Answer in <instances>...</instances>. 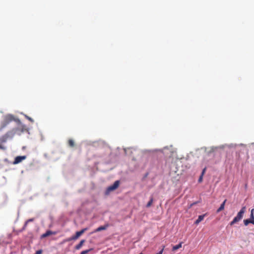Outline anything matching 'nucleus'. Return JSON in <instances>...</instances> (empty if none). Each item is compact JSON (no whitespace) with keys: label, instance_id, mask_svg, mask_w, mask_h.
I'll use <instances>...</instances> for the list:
<instances>
[{"label":"nucleus","instance_id":"f257e3e1","mask_svg":"<svg viewBox=\"0 0 254 254\" xmlns=\"http://www.w3.org/2000/svg\"><path fill=\"white\" fill-rule=\"evenodd\" d=\"M246 210V206H243L240 211L238 213L237 216L234 217L233 220L230 222V225L231 226L234 225L235 223H236L240 221L243 218L244 214L245 213Z\"/></svg>","mask_w":254,"mask_h":254},{"label":"nucleus","instance_id":"f03ea898","mask_svg":"<svg viewBox=\"0 0 254 254\" xmlns=\"http://www.w3.org/2000/svg\"><path fill=\"white\" fill-rule=\"evenodd\" d=\"M119 185H120L119 181L118 180V181H115L112 185L109 186L107 188V191H108V192H109L110 191L115 190L119 187Z\"/></svg>","mask_w":254,"mask_h":254},{"label":"nucleus","instance_id":"7ed1b4c3","mask_svg":"<svg viewBox=\"0 0 254 254\" xmlns=\"http://www.w3.org/2000/svg\"><path fill=\"white\" fill-rule=\"evenodd\" d=\"M88 230L87 228H84L80 231L76 232L75 235L71 238V240H75L77 239L82 234H83L85 231Z\"/></svg>","mask_w":254,"mask_h":254},{"label":"nucleus","instance_id":"20e7f679","mask_svg":"<svg viewBox=\"0 0 254 254\" xmlns=\"http://www.w3.org/2000/svg\"><path fill=\"white\" fill-rule=\"evenodd\" d=\"M26 156H18L15 158L14 161L13 162L14 164H17L21 162H22L23 160H25L26 159Z\"/></svg>","mask_w":254,"mask_h":254},{"label":"nucleus","instance_id":"39448f33","mask_svg":"<svg viewBox=\"0 0 254 254\" xmlns=\"http://www.w3.org/2000/svg\"><path fill=\"white\" fill-rule=\"evenodd\" d=\"M244 223L245 226H247L250 223H252L254 225V217L252 218L250 216V219H245L244 220Z\"/></svg>","mask_w":254,"mask_h":254},{"label":"nucleus","instance_id":"423d86ee","mask_svg":"<svg viewBox=\"0 0 254 254\" xmlns=\"http://www.w3.org/2000/svg\"><path fill=\"white\" fill-rule=\"evenodd\" d=\"M108 227V225H104V226H101L98 228H97L96 230H94V232H98L102 230H106L107 227Z\"/></svg>","mask_w":254,"mask_h":254},{"label":"nucleus","instance_id":"0eeeda50","mask_svg":"<svg viewBox=\"0 0 254 254\" xmlns=\"http://www.w3.org/2000/svg\"><path fill=\"white\" fill-rule=\"evenodd\" d=\"M85 240H82L80 242V243L75 246V249L79 250L81 248V247L83 246V245L85 243Z\"/></svg>","mask_w":254,"mask_h":254},{"label":"nucleus","instance_id":"6e6552de","mask_svg":"<svg viewBox=\"0 0 254 254\" xmlns=\"http://www.w3.org/2000/svg\"><path fill=\"white\" fill-rule=\"evenodd\" d=\"M226 201V199H225L223 203L221 204L219 208L217 210V212H219L223 210L224 209L225 204Z\"/></svg>","mask_w":254,"mask_h":254},{"label":"nucleus","instance_id":"1a4fd4ad","mask_svg":"<svg viewBox=\"0 0 254 254\" xmlns=\"http://www.w3.org/2000/svg\"><path fill=\"white\" fill-rule=\"evenodd\" d=\"M13 119H14V118H13V117L12 115H7L5 117V120L7 122H11L13 120Z\"/></svg>","mask_w":254,"mask_h":254},{"label":"nucleus","instance_id":"9d476101","mask_svg":"<svg viewBox=\"0 0 254 254\" xmlns=\"http://www.w3.org/2000/svg\"><path fill=\"white\" fill-rule=\"evenodd\" d=\"M182 242H181L179 244L173 246L172 250L173 251H175L177 250L178 249L181 248L182 247Z\"/></svg>","mask_w":254,"mask_h":254},{"label":"nucleus","instance_id":"9b49d317","mask_svg":"<svg viewBox=\"0 0 254 254\" xmlns=\"http://www.w3.org/2000/svg\"><path fill=\"white\" fill-rule=\"evenodd\" d=\"M68 144L69 146L73 147L75 146L74 141L73 139H70L68 141Z\"/></svg>","mask_w":254,"mask_h":254},{"label":"nucleus","instance_id":"f8f14e48","mask_svg":"<svg viewBox=\"0 0 254 254\" xmlns=\"http://www.w3.org/2000/svg\"><path fill=\"white\" fill-rule=\"evenodd\" d=\"M54 233L53 232H52L51 231H47L45 233H44V234H43L42 235V237H46L47 236H49L51 235H52Z\"/></svg>","mask_w":254,"mask_h":254},{"label":"nucleus","instance_id":"ddd939ff","mask_svg":"<svg viewBox=\"0 0 254 254\" xmlns=\"http://www.w3.org/2000/svg\"><path fill=\"white\" fill-rule=\"evenodd\" d=\"M153 198L152 197H151L150 198V200L149 201V202L147 203L146 204V207H149L151 206L152 203H153Z\"/></svg>","mask_w":254,"mask_h":254},{"label":"nucleus","instance_id":"4468645a","mask_svg":"<svg viewBox=\"0 0 254 254\" xmlns=\"http://www.w3.org/2000/svg\"><path fill=\"white\" fill-rule=\"evenodd\" d=\"M34 218H31V219H29L27 220L25 222V224H24V228H23L24 229V228L27 226V224H28V223L29 222H33V221H34Z\"/></svg>","mask_w":254,"mask_h":254},{"label":"nucleus","instance_id":"2eb2a0df","mask_svg":"<svg viewBox=\"0 0 254 254\" xmlns=\"http://www.w3.org/2000/svg\"><path fill=\"white\" fill-rule=\"evenodd\" d=\"M205 215V214L199 215L197 219L199 220L200 222H201L203 220Z\"/></svg>","mask_w":254,"mask_h":254},{"label":"nucleus","instance_id":"dca6fc26","mask_svg":"<svg viewBox=\"0 0 254 254\" xmlns=\"http://www.w3.org/2000/svg\"><path fill=\"white\" fill-rule=\"evenodd\" d=\"M91 250H92V249H91L87 250H85V251H83L81 252L80 254H86L89 252L91 251Z\"/></svg>","mask_w":254,"mask_h":254},{"label":"nucleus","instance_id":"f3484780","mask_svg":"<svg viewBox=\"0 0 254 254\" xmlns=\"http://www.w3.org/2000/svg\"><path fill=\"white\" fill-rule=\"evenodd\" d=\"M25 117L28 119L29 121H30L31 123H33L34 122V120L30 117H29V116H27V115H25Z\"/></svg>","mask_w":254,"mask_h":254},{"label":"nucleus","instance_id":"a211bd4d","mask_svg":"<svg viewBox=\"0 0 254 254\" xmlns=\"http://www.w3.org/2000/svg\"><path fill=\"white\" fill-rule=\"evenodd\" d=\"M254 209H252L251 211L250 216H251L252 218L254 217Z\"/></svg>","mask_w":254,"mask_h":254},{"label":"nucleus","instance_id":"6ab92c4d","mask_svg":"<svg viewBox=\"0 0 254 254\" xmlns=\"http://www.w3.org/2000/svg\"><path fill=\"white\" fill-rule=\"evenodd\" d=\"M43 251L42 250H39L36 251L35 254H42Z\"/></svg>","mask_w":254,"mask_h":254},{"label":"nucleus","instance_id":"aec40b11","mask_svg":"<svg viewBox=\"0 0 254 254\" xmlns=\"http://www.w3.org/2000/svg\"><path fill=\"white\" fill-rule=\"evenodd\" d=\"M164 248H165V246H163L162 250L159 253H157L156 254H162Z\"/></svg>","mask_w":254,"mask_h":254},{"label":"nucleus","instance_id":"412c9836","mask_svg":"<svg viewBox=\"0 0 254 254\" xmlns=\"http://www.w3.org/2000/svg\"><path fill=\"white\" fill-rule=\"evenodd\" d=\"M202 177H203V176H202V175H201V176H200V177H199V179H198V182H201L202 181Z\"/></svg>","mask_w":254,"mask_h":254},{"label":"nucleus","instance_id":"4be33fe9","mask_svg":"<svg viewBox=\"0 0 254 254\" xmlns=\"http://www.w3.org/2000/svg\"><path fill=\"white\" fill-rule=\"evenodd\" d=\"M200 222L199 221V220L197 219V220H196V221H195L194 223L195 224H198Z\"/></svg>","mask_w":254,"mask_h":254},{"label":"nucleus","instance_id":"5701e85b","mask_svg":"<svg viewBox=\"0 0 254 254\" xmlns=\"http://www.w3.org/2000/svg\"><path fill=\"white\" fill-rule=\"evenodd\" d=\"M4 147L2 146L1 144H0V149H4Z\"/></svg>","mask_w":254,"mask_h":254},{"label":"nucleus","instance_id":"b1692460","mask_svg":"<svg viewBox=\"0 0 254 254\" xmlns=\"http://www.w3.org/2000/svg\"><path fill=\"white\" fill-rule=\"evenodd\" d=\"M205 170H206V168H204V169L203 170V171H202V173H201V175H202V176H203V174H204L205 171Z\"/></svg>","mask_w":254,"mask_h":254},{"label":"nucleus","instance_id":"393cba45","mask_svg":"<svg viewBox=\"0 0 254 254\" xmlns=\"http://www.w3.org/2000/svg\"><path fill=\"white\" fill-rule=\"evenodd\" d=\"M139 254H143L142 253H140Z\"/></svg>","mask_w":254,"mask_h":254}]
</instances>
